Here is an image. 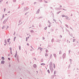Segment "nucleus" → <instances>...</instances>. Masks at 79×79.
<instances>
[{"instance_id":"51","label":"nucleus","mask_w":79,"mask_h":79,"mask_svg":"<svg viewBox=\"0 0 79 79\" xmlns=\"http://www.w3.org/2000/svg\"><path fill=\"white\" fill-rule=\"evenodd\" d=\"M44 2H45V3H48V2H47V1H46V0H44Z\"/></svg>"},{"instance_id":"48","label":"nucleus","mask_w":79,"mask_h":79,"mask_svg":"<svg viewBox=\"0 0 79 79\" xmlns=\"http://www.w3.org/2000/svg\"><path fill=\"white\" fill-rule=\"evenodd\" d=\"M51 25H49L48 26V27H50Z\"/></svg>"},{"instance_id":"63","label":"nucleus","mask_w":79,"mask_h":79,"mask_svg":"<svg viewBox=\"0 0 79 79\" xmlns=\"http://www.w3.org/2000/svg\"><path fill=\"white\" fill-rule=\"evenodd\" d=\"M9 67H11V65H10V64L9 65Z\"/></svg>"},{"instance_id":"46","label":"nucleus","mask_w":79,"mask_h":79,"mask_svg":"<svg viewBox=\"0 0 79 79\" xmlns=\"http://www.w3.org/2000/svg\"><path fill=\"white\" fill-rule=\"evenodd\" d=\"M16 56H17V51H16Z\"/></svg>"},{"instance_id":"64","label":"nucleus","mask_w":79,"mask_h":79,"mask_svg":"<svg viewBox=\"0 0 79 79\" xmlns=\"http://www.w3.org/2000/svg\"><path fill=\"white\" fill-rule=\"evenodd\" d=\"M27 46H29V44H28V43H27Z\"/></svg>"},{"instance_id":"17","label":"nucleus","mask_w":79,"mask_h":79,"mask_svg":"<svg viewBox=\"0 0 79 79\" xmlns=\"http://www.w3.org/2000/svg\"><path fill=\"white\" fill-rule=\"evenodd\" d=\"M55 76H51V79H53Z\"/></svg>"},{"instance_id":"54","label":"nucleus","mask_w":79,"mask_h":79,"mask_svg":"<svg viewBox=\"0 0 79 79\" xmlns=\"http://www.w3.org/2000/svg\"><path fill=\"white\" fill-rule=\"evenodd\" d=\"M28 13V12H26V13L25 14V15H27V14Z\"/></svg>"},{"instance_id":"41","label":"nucleus","mask_w":79,"mask_h":79,"mask_svg":"<svg viewBox=\"0 0 79 79\" xmlns=\"http://www.w3.org/2000/svg\"><path fill=\"white\" fill-rule=\"evenodd\" d=\"M70 52H71L70 50H69V54H70Z\"/></svg>"},{"instance_id":"3","label":"nucleus","mask_w":79,"mask_h":79,"mask_svg":"<svg viewBox=\"0 0 79 79\" xmlns=\"http://www.w3.org/2000/svg\"><path fill=\"white\" fill-rule=\"evenodd\" d=\"M50 70H51V72H53L54 70L53 69V67L52 66L51 67V68L50 69Z\"/></svg>"},{"instance_id":"1","label":"nucleus","mask_w":79,"mask_h":79,"mask_svg":"<svg viewBox=\"0 0 79 79\" xmlns=\"http://www.w3.org/2000/svg\"><path fill=\"white\" fill-rule=\"evenodd\" d=\"M8 18H7L6 19H5V20H4V21L3 22V24H5V23H6V22H7L8 20Z\"/></svg>"},{"instance_id":"40","label":"nucleus","mask_w":79,"mask_h":79,"mask_svg":"<svg viewBox=\"0 0 79 79\" xmlns=\"http://www.w3.org/2000/svg\"><path fill=\"white\" fill-rule=\"evenodd\" d=\"M61 11H60V12H57V14H59V13H60V12H61Z\"/></svg>"},{"instance_id":"28","label":"nucleus","mask_w":79,"mask_h":79,"mask_svg":"<svg viewBox=\"0 0 79 79\" xmlns=\"http://www.w3.org/2000/svg\"><path fill=\"white\" fill-rule=\"evenodd\" d=\"M56 70H55L54 74H56Z\"/></svg>"},{"instance_id":"30","label":"nucleus","mask_w":79,"mask_h":79,"mask_svg":"<svg viewBox=\"0 0 79 79\" xmlns=\"http://www.w3.org/2000/svg\"><path fill=\"white\" fill-rule=\"evenodd\" d=\"M4 16H5V15H4V14H3V15H2V18H4Z\"/></svg>"},{"instance_id":"4","label":"nucleus","mask_w":79,"mask_h":79,"mask_svg":"<svg viewBox=\"0 0 79 79\" xmlns=\"http://www.w3.org/2000/svg\"><path fill=\"white\" fill-rule=\"evenodd\" d=\"M65 56H66V54L65 53H64L62 56L63 59H64Z\"/></svg>"},{"instance_id":"10","label":"nucleus","mask_w":79,"mask_h":79,"mask_svg":"<svg viewBox=\"0 0 79 79\" xmlns=\"http://www.w3.org/2000/svg\"><path fill=\"white\" fill-rule=\"evenodd\" d=\"M60 41H61L60 40H56V42H59V43H60Z\"/></svg>"},{"instance_id":"44","label":"nucleus","mask_w":79,"mask_h":79,"mask_svg":"<svg viewBox=\"0 0 79 79\" xmlns=\"http://www.w3.org/2000/svg\"><path fill=\"white\" fill-rule=\"evenodd\" d=\"M16 0H13V1L14 2H16Z\"/></svg>"},{"instance_id":"15","label":"nucleus","mask_w":79,"mask_h":79,"mask_svg":"<svg viewBox=\"0 0 79 79\" xmlns=\"http://www.w3.org/2000/svg\"><path fill=\"white\" fill-rule=\"evenodd\" d=\"M54 39L53 38L52 39V40H51V42H52V43H53V42H54Z\"/></svg>"},{"instance_id":"2","label":"nucleus","mask_w":79,"mask_h":79,"mask_svg":"<svg viewBox=\"0 0 79 79\" xmlns=\"http://www.w3.org/2000/svg\"><path fill=\"white\" fill-rule=\"evenodd\" d=\"M52 64H53V63L52 62H50V63L49 64V67H50V69L51 67H52V66H53Z\"/></svg>"},{"instance_id":"9","label":"nucleus","mask_w":79,"mask_h":79,"mask_svg":"<svg viewBox=\"0 0 79 79\" xmlns=\"http://www.w3.org/2000/svg\"><path fill=\"white\" fill-rule=\"evenodd\" d=\"M40 11V9H38L36 13H37V14H38V13H39Z\"/></svg>"},{"instance_id":"27","label":"nucleus","mask_w":79,"mask_h":79,"mask_svg":"<svg viewBox=\"0 0 79 79\" xmlns=\"http://www.w3.org/2000/svg\"><path fill=\"white\" fill-rule=\"evenodd\" d=\"M69 60H70V61L71 63V62H72V60L71 59H69Z\"/></svg>"},{"instance_id":"18","label":"nucleus","mask_w":79,"mask_h":79,"mask_svg":"<svg viewBox=\"0 0 79 79\" xmlns=\"http://www.w3.org/2000/svg\"><path fill=\"white\" fill-rule=\"evenodd\" d=\"M61 8L60 7H59V8H56L57 10H60V9Z\"/></svg>"},{"instance_id":"61","label":"nucleus","mask_w":79,"mask_h":79,"mask_svg":"<svg viewBox=\"0 0 79 79\" xmlns=\"http://www.w3.org/2000/svg\"><path fill=\"white\" fill-rule=\"evenodd\" d=\"M43 40H45V38L44 37H43Z\"/></svg>"},{"instance_id":"19","label":"nucleus","mask_w":79,"mask_h":79,"mask_svg":"<svg viewBox=\"0 0 79 79\" xmlns=\"http://www.w3.org/2000/svg\"><path fill=\"white\" fill-rule=\"evenodd\" d=\"M2 60H5V58H4V57H2Z\"/></svg>"},{"instance_id":"5","label":"nucleus","mask_w":79,"mask_h":79,"mask_svg":"<svg viewBox=\"0 0 79 79\" xmlns=\"http://www.w3.org/2000/svg\"><path fill=\"white\" fill-rule=\"evenodd\" d=\"M17 60L18 62H19V57L18 56H17L16 57Z\"/></svg>"},{"instance_id":"6","label":"nucleus","mask_w":79,"mask_h":79,"mask_svg":"<svg viewBox=\"0 0 79 79\" xmlns=\"http://www.w3.org/2000/svg\"><path fill=\"white\" fill-rule=\"evenodd\" d=\"M5 61L4 60H2L1 62V64H4L5 63Z\"/></svg>"},{"instance_id":"43","label":"nucleus","mask_w":79,"mask_h":79,"mask_svg":"<svg viewBox=\"0 0 79 79\" xmlns=\"http://www.w3.org/2000/svg\"><path fill=\"white\" fill-rule=\"evenodd\" d=\"M28 38H26V41H27V40H28Z\"/></svg>"},{"instance_id":"59","label":"nucleus","mask_w":79,"mask_h":79,"mask_svg":"<svg viewBox=\"0 0 79 79\" xmlns=\"http://www.w3.org/2000/svg\"><path fill=\"white\" fill-rule=\"evenodd\" d=\"M3 0H1L0 1V2H2V1H3Z\"/></svg>"},{"instance_id":"25","label":"nucleus","mask_w":79,"mask_h":79,"mask_svg":"<svg viewBox=\"0 0 79 79\" xmlns=\"http://www.w3.org/2000/svg\"><path fill=\"white\" fill-rule=\"evenodd\" d=\"M19 50H21V46H19Z\"/></svg>"},{"instance_id":"50","label":"nucleus","mask_w":79,"mask_h":79,"mask_svg":"<svg viewBox=\"0 0 79 79\" xmlns=\"http://www.w3.org/2000/svg\"><path fill=\"white\" fill-rule=\"evenodd\" d=\"M6 26H3V29L5 28H6Z\"/></svg>"},{"instance_id":"60","label":"nucleus","mask_w":79,"mask_h":79,"mask_svg":"<svg viewBox=\"0 0 79 79\" xmlns=\"http://www.w3.org/2000/svg\"><path fill=\"white\" fill-rule=\"evenodd\" d=\"M45 56H48V54H45Z\"/></svg>"},{"instance_id":"16","label":"nucleus","mask_w":79,"mask_h":79,"mask_svg":"<svg viewBox=\"0 0 79 79\" xmlns=\"http://www.w3.org/2000/svg\"><path fill=\"white\" fill-rule=\"evenodd\" d=\"M66 19H67L68 20V19H69V17H68V16H65Z\"/></svg>"},{"instance_id":"52","label":"nucleus","mask_w":79,"mask_h":79,"mask_svg":"<svg viewBox=\"0 0 79 79\" xmlns=\"http://www.w3.org/2000/svg\"><path fill=\"white\" fill-rule=\"evenodd\" d=\"M8 60H10V58H8Z\"/></svg>"},{"instance_id":"47","label":"nucleus","mask_w":79,"mask_h":79,"mask_svg":"<svg viewBox=\"0 0 79 79\" xmlns=\"http://www.w3.org/2000/svg\"><path fill=\"white\" fill-rule=\"evenodd\" d=\"M21 21V20H19V23H20Z\"/></svg>"},{"instance_id":"21","label":"nucleus","mask_w":79,"mask_h":79,"mask_svg":"<svg viewBox=\"0 0 79 79\" xmlns=\"http://www.w3.org/2000/svg\"><path fill=\"white\" fill-rule=\"evenodd\" d=\"M52 54H51L50 57V58L52 59Z\"/></svg>"},{"instance_id":"11","label":"nucleus","mask_w":79,"mask_h":79,"mask_svg":"<svg viewBox=\"0 0 79 79\" xmlns=\"http://www.w3.org/2000/svg\"><path fill=\"white\" fill-rule=\"evenodd\" d=\"M10 40V38H9V39H7V40L8 43H9Z\"/></svg>"},{"instance_id":"22","label":"nucleus","mask_w":79,"mask_h":79,"mask_svg":"<svg viewBox=\"0 0 79 79\" xmlns=\"http://www.w3.org/2000/svg\"><path fill=\"white\" fill-rule=\"evenodd\" d=\"M30 32H31V33H34V31H33V30H31L30 31Z\"/></svg>"},{"instance_id":"34","label":"nucleus","mask_w":79,"mask_h":79,"mask_svg":"<svg viewBox=\"0 0 79 79\" xmlns=\"http://www.w3.org/2000/svg\"><path fill=\"white\" fill-rule=\"evenodd\" d=\"M43 60H43V59H41V62H43Z\"/></svg>"},{"instance_id":"49","label":"nucleus","mask_w":79,"mask_h":79,"mask_svg":"<svg viewBox=\"0 0 79 79\" xmlns=\"http://www.w3.org/2000/svg\"><path fill=\"white\" fill-rule=\"evenodd\" d=\"M6 10V8H4V11H5Z\"/></svg>"},{"instance_id":"39","label":"nucleus","mask_w":79,"mask_h":79,"mask_svg":"<svg viewBox=\"0 0 79 79\" xmlns=\"http://www.w3.org/2000/svg\"><path fill=\"white\" fill-rule=\"evenodd\" d=\"M53 20L54 22H56V20H55V19H53Z\"/></svg>"},{"instance_id":"23","label":"nucleus","mask_w":79,"mask_h":79,"mask_svg":"<svg viewBox=\"0 0 79 79\" xmlns=\"http://www.w3.org/2000/svg\"><path fill=\"white\" fill-rule=\"evenodd\" d=\"M53 65H53L54 68V69H55L56 66H55V64L54 63L53 64Z\"/></svg>"},{"instance_id":"32","label":"nucleus","mask_w":79,"mask_h":79,"mask_svg":"<svg viewBox=\"0 0 79 79\" xmlns=\"http://www.w3.org/2000/svg\"><path fill=\"white\" fill-rule=\"evenodd\" d=\"M46 52H48V49H46Z\"/></svg>"},{"instance_id":"12","label":"nucleus","mask_w":79,"mask_h":79,"mask_svg":"<svg viewBox=\"0 0 79 79\" xmlns=\"http://www.w3.org/2000/svg\"><path fill=\"white\" fill-rule=\"evenodd\" d=\"M54 57L56 58V54H53Z\"/></svg>"},{"instance_id":"56","label":"nucleus","mask_w":79,"mask_h":79,"mask_svg":"<svg viewBox=\"0 0 79 79\" xmlns=\"http://www.w3.org/2000/svg\"><path fill=\"white\" fill-rule=\"evenodd\" d=\"M60 37H61V38H62V36L61 35H60Z\"/></svg>"},{"instance_id":"38","label":"nucleus","mask_w":79,"mask_h":79,"mask_svg":"<svg viewBox=\"0 0 79 79\" xmlns=\"http://www.w3.org/2000/svg\"><path fill=\"white\" fill-rule=\"evenodd\" d=\"M47 27H45V28H44V30H47Z\"/></svg>"},{"instance_id":"37","label":"nucleus","mask_w":79,"mask_h":79,"mask_svg":"<svg viewBox=\"0 0 79 79\" xmlns=\"http://www.w3.org/2000/svg\"><path fill=\"white\" fill-rule=\"evenodd\" d=\"M10 53L11 54H12V51H10Z\"/></svg>"},{"instance_id":"13","label":"nucleus","mask_w":79,"mask_h":79,"mask_svg":"<svg viewBox=\"0 0 79 79\" xmlns=\"http://www.w3.org/2000/svg\"><path fill=\"white\" fill-rule=\"evenodd\" d=\"M41 65H45V64L44 63H42V64H41Z\"/></svg>"},{"instance_id":"8","label":"nucleus","mask_w":79,"mask_h":79,"mask_svg":"<svg viewBox=\"0 0 79 79\" xmlns=\"http://www.w3.org/2000/svg\"><path fill=\"white\" fill-rule=\"evenodd\" d=\"M33 67L34 68H36V64H34L33 65Z\"/></svg>"},{"instance_id":"14","label":"nucleus","mask_w":79,"mask_h":79,"mask_svg":"<svg viewBox=\"0 0 79 79\" xmlns=\"http://www.w3.org/2000/svg\"><path fill=\"white\" fill-rule=\"evenodd\" d=\"M29 8L28 9L27 7H26V8H25V7L24 8V9H25V10H27L28 9H29Z\"/></svg>"},{"instance_id":"36","label":"nucleus","mask_w":79,"mask_h":79,"mask_svg":"<svg viewBox=\"0 0 79 79\" xmlns=\"http://www.w3.org/2000/svg\"><path fill=\"white\" fill-rule=\"evenodd\" d=\"M75 40H76L75 39H73V42H75Z\"/></svg>"},{"instance_id":"45","label":"nucleus","mask_w":79,"mask_h":79,"mask_svg":"<svg viewBox=\"0 0 79 79\" xmlns=\"http://www.w3.org/2000/svg\"><path fill=\"white\" fill-rule=\"evenodd\" d=\"M15 35V31H14V35Z\"/></svg>"},{"instance_id":"20","label":"nucleus","mask_w":79,"mask_h":79,"mask_svg":"<svg viewBox=\"0 0 79 79\" xmlns=\"http://www.w3.org/2000/svg\"><path fill=\"white\" fill-rule=\"evenodd\" d=\"M62 53V52L61 51H60V52H59V54H61Z\"/></svg>"},{"instance_id":"29","label":"nucleus","mask_w":79,"mask_h":79,"mask_svg":"<svg viewBox=\"0 0 79 79\" xmlns=\"http://www.w3.org/2000/svg\"><path fill=\"white\" fill-rule=\"evenodd\" d=\"M65 26L67 28H69V26L67 25H65Z\"/></svg>"},{"instance_id":"57","label":"nucleus","mask_w":79,"mask_h":79,"mask_svg":"<svg viewBox=\"0 0 79 79\" xmlns=\"http://www.w3.org/2000/svg\"><path fill=\"white\" fill-rule=\"evenodd\" d=\"M32 27H35L34 25H32Z\"/></svg>"},{"instance_id":"42","label":"nucleus","mask_w":79,"mask_h":79,"mask_svg":"<svg viewBox=\"0 0 79 79\" xmlns=\"http://www.w3.org/2000/svg\"><path fill=\"white\" fill-rule=\"evenodd\" d=\"M42 48H40V51H42Z\"/></svg>"},{"instance_id":"62","label":"nucleus","mask_w":79,"mask_h":79,"mask_svg":"<svg viewBox=\"0 0 79 79\" xmlns=\"http://www.w3.org/2000/svg\"><path fill=\"white\" fill-rule=\"evenodd\" d=\"M48 22H49V23H51H51H50V21H48Z\"/></svg>"},{"instance_id":"7","label":"nucleus","mask_w":79,"mask_h":79,"mask_svg":"<svg viewBox=\"0 0 79 79\" xmlns=\"http://www.w3.org/2000/svg\"><path fill=\"white\" fill-rule=\"evenodd\" d=\"M4 43H5V44H7L6 40H4Z\"/></svg>"},{"instance_id":"24","label":"nucleus","mask_w":79,"mask_h":79,"mask_svg":"<svg viewBox=\"0 0 79 79\" xmlns=\"http://www.w3.org/2000/svg\"><path fill=\"white\" fill-rule=\"evenodd\" d=\"M10 51H12V48H10Z\"/></svg>"},{"instance_id":"31","label":"nucleus","mask_w":79,"mask_h":79,"mask_svg":"<svg viewBox=\"0 0 79 79\" xmlns=\"http://www.w3.org/2000/svg\"><path fill=\"white\" fill-rule=\"evenodd\" d=\"M16 56H17V54H16V53L15 54V57H16Z\"/></svg>"},{"instance_id":"58","label":"nucleus","mask_w":79,"mask_h":79,"mask_svg":"<svg viewBox=\"0 0 79 79\" xmlns=\"http://www.w3.org/2000/svg\"><path fill=\"white\" fill-rule=\"evenodd\" d=\"M11 44V42H10V41L9 43V44Z\"/></svg>"},{"instance_id":"33","label":"nucleus","mask_w":79,"mask_h":79,"mask_svg":"<svg viewBox=\"0 0 79 79\" xmlns=\"http://www.w3.org/2000/svg\"><path fill=\"white\" fill-rule=\"evenodd\" d=\"M62 17H64V16H65V15H62Z\"/></svg>"},{"instance_id":"53","label":"nucleus","mask_w":79,"mask_h":79,"mask_svg":"<svg viewBox=\"0 0 79 79\" xmlns=\"http://www.w3.org/2000/svg\"><path fill=\"white\" fill-rule=\"evenodd\" d=\"M16 38V37H14V39H15V40Z\"/></svg>"},{"instance_id":"55","label":"nucleus","mask_w":79,"mask_h":79,"mask_svg":"<svg viewBox=\"0 0 79 79\" xmlns=\"http://www.w3.org/2000/svg\"><path fill=\"white\" fill-rule=\"evenodd\" d=\"M36 2H34V4H36Z\"/></svg>"},{"instance_id":"35","label":"nucleus","mask_w":79,"mask_h":79,"mask_svg":"<svg viewBox=\"0 0 79 79\" xmlns=\"http://www.w3.org/2000/svg\"><path fill=\"white\" fill-rule=\"evenodd\" d=\"M6 27H7V28H6V30H7V29L9 27V26H7Z\"/></svg>"},{"instance_id":"26","label":"nucleus","mask_w":79,"mask_h":79,"mask_svg":"<svg viewBox=\"0 0 79 79\" xmlns=\"http://www.w3.org/2000/svg\"><path fill=\"white\" fill-rule=\"evenodd\" d=\"M47 71H48V73H50V72L49 71V69Z\"/></svg>"}]
</instances>
